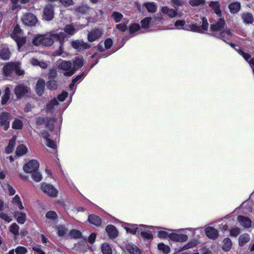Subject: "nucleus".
<instances>
[{
	"label": "nucleus",
	"mask_w": 254,
	"mask_h": 254,
	"mask_svg": "<svg viewBox=\"0 0 254 254\" xmlns=\"http://www.w3.org/2000/svg\"><path fill=\"white\" fill-rule=\"evenodd\" d=\"M66 35L63 32L59 34L50 33L45 35H38L33 40V43L34 45L38 46L43 45L45 46H50L54 43V39L58 41L60 43V49L64 44V39Z\"/></svg>",
	"instance_id": "1"
},
{
	"label": "nucleus",
	"mask_w": 254,
	"mask_h": 254,
	"mask_svg": "<svg viewBox=\"0 0 254 254\" xmlns=\"http://www.w3.org/2000/svg\"><path fill=\"white\" fill-rule=\"evenodd\" d=\"M3 71L6 76L11 75L13 71L19 75L24 74V71L20 68L19 63H7L3 67Z\"/></svg>",
	"instance_id": "2"
},
{
	"label": "nucleus",
	"mask_w": 254,
	"mask_h": 254,
	"mask_svg": "<svg viewBox=\"0 0 254 254\" xmlns=\"http://www.w3.org/2000/svg\"><path fill=\"white\" fill-rule=\"evenodd\" d=\"M208 28V23L207 22V20L205 17H203L202 18V25L201 26H198L196 24H191L186 26L184 28V29L194 32L205 33L207 31Z\"/></svg>",
	"instance_id": "3"
},
{
	"label": "nucleus",
	"mask_w": 254,
	"mask_h": 254,
	"mask_svg": "<svg viewBox=\"0 0 254 254\" xmlns=\"http://www.w3.org/2000/svg\"><path fill=\"white\" fill-rule=\"evenodd\" d=\"M57 66L59 69L65 71L64 73V76H70L75 73V70L72 69L70 61L59 60L57 61Z\"/></svg>",
	"instance_id": "4"
},
{
	"label": "nucleus",
	"mask_w": 254,
	"mask_h": 254,
	"mask_svg": "<svg viewBox=\"0 0 254 254\" xmlns=\"http://www.w3.org/2000/svg\"><path fill=\"white\" fill-rule=\"evenodd\" d=\"M11 37L17 43L18 48H20L26 42V39L22 36V31L18 26H15L13 27L11 33Z\"/></svg>",
	"instance_id": "5"
},
{
	"label": "nucleus",
	"mask_w": 254,
	"mask_h": 254,
	"mask_svg": "<svg viewBox=\"0 0 254 254\" xmlns=\"http://www.w3.org/2000/svg\"><path fill=\"white\" fill-rule=\"evenodd\" d=\"M225 22L223 19L220 18L216 23L211 24L210 26V31L213 35L219 37L221 33L224 31Z\"/></svg>",
	"instance_id": "6"
},
{
	"label": "nucleus",
	"mask_w": 254,
	"mask_h": 254,
	"mask_svg": "<svg viewBox=\"0 0 254 254\" xmlns=\"http://www.w3.org/2000/svg\"><path fill=\"white\" fill-rule=\"evenodd\" d=\"M41 189L44 192L51 197L57 196L58 193V190L51 184L43 183L41 184Z\"/></svg>",
	"instance_id": "7"
},
{
	"label": "nucleus",
	"mask_w": 254,
	"mask_h": 254,
	"mask_svg": "<svg viewBox=\"0 0 254 254\" xmlns=\"http://www.w3.org/2000/svg\"><path fill=\"white\" fill-rule=\"evenodd\" d=\"M39 164L36 160H31L23 166V170L27 173H32L37 171Z\"/></svg>",
	"instance_id": "8"
},
{
	"label": "nucleus",
	"mask_w": 254,
	"mask_h": 254,
	"mask_svg": "<svg viewBox=\"0 0 254 254\" xmlns=\"http://www.w3.org/2000/svg\"><path fill=\"white\" fill-rule=\"evenodd\" d=\"M12 117L7 113H2L0 115V125L3 127L5 130L9 127V122Z\"/></svg>",
	"instance_id": "9"
},
{
	"label": "nucleus",
	"mask_w": 254,
	"mask_h": 254,
	"mask_svg": "<svg viewBox=\"0 0 254 254\" xmlns=\"http://www.w3.org/2000/svg\"><path fill=\"white\" fill-rule=\"evenodd\" d=\"M22 20L25 25L29 26H34L37 22L36 16L30 13L24 14L22 18Z\"/></svg>",
	"instance_id": "10"
},
{
	"label": "nucleus",
	"mask_w": 254,
	"mask_h": 254,
	"mask_svg": "<svg viewBox=\"0 0 254 254\" xmlns=\"http://www.w3.org/2000/svg\"><path fill=\"white\" fill-rule=\"evenodd\" d=\"M103 34V31L99 28H95L89 32L87 39L88 41L92 42L99 39Z\"/></svg>",
	"instance_id": "11"
},
{
	"label": "nucleus",
	"mask_w": 254,
	"mask_h": 254,
	"mask_svg": "<svg viewBox=\"0 0 254 254\" xmlns=\"http://www.w3.org/2000/svg\"><path fill=\"white\" fill-rule=\"evenodd\" d=\"M71 44L73 48L78 50L87 49L90 47V46L88 43L84 42L82 40L73 41L71 42Z\"/></svg>",
	"instance_id": "12"
},
{
	"label": "nucleus",
	"mask_w": 254,
	"mask_h": 254,
	"mask_svg": "<svg viewBox=\"0 0 254 254\" xmlns=\"http://www.w3.org/2000/svg\"><path fill=\"white\" fill-rule=\"evenodd\" d=\"M53 7L52 5L48 4L44 9L43 18L46 20H51L54 17Z\"/></svg>",
	"instance_id": "13"
},
{
	"label": "nucleus",
	"mask_w": 254,
	"mask_h": 254,
	"mask_svg": "<svg viewBox=\"0 0 254 254\" xmlns=\"http://www.w3.org/2000/svg\"><path fill=\"white\" fill-rule=\"evenodd\" d=\"M238 221L240 225L245 228H249L252 226V220L247 217L239 216Z\"/></svg>",
	"instance_id": "14"
},
{
	"label": "nucleus",
	"mask_w": 254,
	"mask_h": 254,
	"mask_svg": "<svg viewBox=\"0 0 254 254\" xmlns=\"http://www.w3.org/2000/svg\"><path fill=\"white\" fill-rule=\"evenodd\" d=\"M28 88L23 85H18L14 89V93L18 98L21 97L28 92Z\"/></svg>",
	"instance_id": "15"
},
{
	"label": "nucleus",
	"mask_w": 254,
	"mask_h": 254,
	"mask_svg": "<svg viewBox=\"0 0 254 254\" xmlns=\"http://www.w3.org/2000/svg\"><path fill=\"white\" fill-rule=\"evenodd\" d=\"M169 238L174 241L183 242L188 239V236L185 234H178L172 233L169 235Z\"/></svg>",
	"instance_id": "16"
},
{
	"label": "nucleus",
	"mask_w": 254,
	"mask_h": 254,
	"mask_svg": "<svg viewBox=\"0 0 254 254\" xmlns=\"http://www.w3.org/2000/svg\"><path fill=\"white\" fill-rule=\"evenodd\" d=\"M161 10L163 14L169 16L170 18L175 17L177 14L176 10L167 6L162 7Z\"/></svg>",
	"instance_id": "17"
},
{
	"label": "nucleus",
	"mask_w": 254,
	"mask_h": 254,
	"mask_svg": "<svg viewBox=\"0 0 254 254\" xmlns=\"http://www.w3.org/2000/svg\"><path fill=\"white\" fill-rule=\"evenodd\" d=\"M106 231L111 239H115L118 236V231L113 225H108L106 228Z\"/></svg>",
	"instance_id": "18"
},
{
	"label": "nucleus",
	"mask_w": 254,
	"mask_h": 254,
	"mask_svg": "<svg viewBox=\"0 0 254 254\" xmlns=\"http://www.w3.org/2000/svg\"><path fill=\"white\" fill-rule=\"evenodd\" d=\"M13 216L18 223L23 224L25 223L26 218L25 213L16 211L13 212Z\"/></svg>",
	"instance_id": "19"
},
{
	"label": "nucleus",
	"mask_w": 254,
	"mask_h": 254,
	"mask_svg": "<svg viewBox=\"0 0 254 254\" xmlns=\"http://www.w3.org/2000/svg\"><path fill=\"white\" fill-rule=\"evenodd\" d=\"M205 233L210 239H215L217 237L218 233L216 229L211 227H208L205 230Z\"/></svg>",
	"instance_id": "20"
},
{
	"label": "nucleus",
	"mask_w": 254,
	"mask_h": 254,
	"mask_svg": "<svg viewBox=\"0 0 254 254\" xmlns=\"http://www.w3.org/2000/svg\"><path fill=\"white\" fill-rule=\"evenodd\" d=\"M45 86V81L42 79H40L38 80L36 84V90L37 93L41 96L44 92V90Z\"/></svg>",
	"instance_id": "21"
},
{
	"label": "nucleus",
	"mask_w": 254,
	"mask_h": 254,
	"mask_svg": "<svg viewBox=\"0 0 254 254\" xmlns=\"http://www.w3.org/2000/svg\"><path fill=\"white\" fill-rule=\"evenodd\" d=\"M11 203L14 207L18 208L19 210L24 209V206L19 196L17 194L14 196L11 200Z\"/></svg>",
	"instance_id": "22"
},
{
	"label": "nucleus",
	"mask_w": 254,
	"mask_h": 254,
	"mask_svg": "<svg viewBox=\"0 0 254 254\" xmlns=\"http://www.w3.org/2000/svg\"><path fill=\"white\" fill-rule=\"evenodd\" d=\"M244 23L246 24H251L253 22L254 18L252 14L249 12H245L241 15Z\"/></svg>",
	"instance_id": "23"
},
{
	"label": "nucleus",
	"mask_w": 254,
	"mask_h": 254,
	"mask_svg": "<svg viewBox=\"0 0 254 254\" xmlns=\"http://www.w3.org/2000/svg\"><path fill=\"white\" fill-rule=\"evenodd\" d=\"M209 6L211 7L215 13L219 16L221 15V11L220 8V4L218 1H211L209 3Z\"/></svg>",
	"instance_id": "24"
},
{
	"label": "nucleus",
	"mask_w": 254,
	"mask_h": 254,
	"mask_svg": "<svg viewBox=\"0 0 254 254\" xmlns=\"http://www.w3.org/2000/svg\"><path fill=\"white\" fill-rule=\"evenodd\" d=\"M41 136L46 140L47 145L51 148H54L56 146L55 143L53 141L48 138L49 133L47 131H43L41 132Z\"/></svg>",
	"instance_id": "25"
},
{
	"label": "nucleus",
	"mask_w": 254,
	"mask_h": 254,
	"mask_svg": "<svg viewBox=\"0 0 254 254\" xmlns=\"http://www.w3.org/2000/svg\"><path fill=\"white\" fill-rule=\"evenodd\" d=\"M143 5L149 12L154 13L157 10V4L154 2H145Z\"/></svg>",
	"instance_id": "26"
},
{
	"label": "nucleus",
	"mask_w": 254,
	"mask_h": 254,
	"mask_svg": "<svg viewBox=\"0 0 254 254\" xmlns=\"http://www.w3.org/2000/svg\"><path fill=\"white\" fill-rule=\"evenodd\" d=\"M88 220L91 224H94L96 226L100 225L102 222L100 218L95 215H90L88 216Z\"/></svg>",
	"instance_id": "27"
},
{
	"label": "nucleus",
	"mask_w": 254,
	"mask_h": 254,
	"mask_svg": "<svg viewBox=\"0 0 254 254\" xmlns=\"http://www.w3.org/2000/svg\"><path fill=\"white\" fill-rule=\"evenodd\" d=\"M228 7L232 13H236L240 10L241 8V3L239 2L236 1L230 3Z\"/></svg>",
	"instance_id": "28"
},
{
	"label": "nucleus",
	"mask_w": 254,
	"mask_h": 254,
	"mask_svg": "<svg viewBox=\"0 0 254 254\" xmlns=\"http://www.w3.org/2000/svg\"><path fill=\"white\" fill-rule=\"evenodd\" d=\"M16 139V137L15 136H14L10 140L8 146L5 148V151L7 154L10 153L13 150L15 144Z\"/></svg>",
	"instance_id": "29"
},
{
	"label": "nucleus",
	"mask_w": 254,
	"mask_h": 254,
	"mask_svg": "<svg viewBox=\"0 0 254 254\" xmlns=\"http://www.w3.org/2000/svg\"><path fill=\"white\" fill-rule=\"evenodd\" d=\"M83 63L84 61L82 58L79 57L75 58L73 61V67L72 69L75 70V71L83 65Z\"/></svg>",
	"instance_id": "30"
},
{
	"label": "nucleus",
	"mask_w": 254,
	"mask_h": 254,
	"mask_svg": "<svg viewBox=\"0 0 254 254\" xmlns=\"http://www.w3.org/2000/svg\"><path fill=\"white\" fill-rule=\"evenodd\" d=\"M28 151L27 148L23 144H20L18 145L15 151V153L18 156H22L25 155Z\"/></svg>",
	"instance_id": "31"
},
{
	"label": "nucleus",
	"mask_w": 254,
	"mask_h": 254,
	"mask_svg": "<svg viewBox=\"0 0 254 254\" xmlns=\"http://www.w3.org/2000/svg\"><path fill=\"white\" fill-rule=\"evenodd\" d=\"M250 240V235L248 234H243L241 235L239 238V245L242 246L248 243Z\"/></svg>",
	"instance_id": "32"
},
{
	"label": "nucleus",
	"mask_w": 254,
	"mask_h": 254,
	"mask_svg": "<svg viewBox=\"0 0 254 254\" xmlns=\"http://www.w3.org/2000/svg\"><path fill=\"white\" fill-rule=\"evenodd\" d=\"M10 56V53L7 48H3L0 51V58L3 60H8Z\"/></svg>",
	"instance_id": "33"
},
{
	"label": "nucleus",
	"mask_w": 254,
	"mask_h": 254,
	"mask_svg": "<svg viewBox=\"0 0 254 254\" xmlns=\"http://www.w3.org/2000/svg\"><path fill=\"white\" fill-rule=\"evenodd\" d=\"M127 249L131 254H140V250L135 245L128 244L127 246Z\"/></svg>",
	"instance_id": "34"
},
{
	"label": "nucleus",
	"mask_w": 254,
	"mask_h": 254,
	"mask_svg": "<svg viewBox=\"0 0 254 254\" xmlns=\"http://www.w3.org/2000/svg\"><path fill=\"white\" fill-rule=\"evenodd\" d=\"M101 250L103 254H112V249L108 243H104L102 245Z\"/></svg>",
	"instance_id": "35"
},
{
	"label": "nucleus",
	"mask_w": 254,
	"mask_h": 254,
	"mask_svg": "<svg viewBox=\"0 0 254 254\" xmlns=\"http://www.w3.org/2000/svg\"><path fill=\"white\" fill-rule=\"evenodd\" d=\"M57 234L59 236H64L67 232V229L63 225L58 226L57 227Z\"/></svg>",
	"instance_id": "36"
},
{
	"label": "nucleus",
	"mask_w": 254,
	"mask_h": 254,
	"mask_svg": "<svg viewBox=\"0 0 254 254\" xmlns=\"http://www.w3.org/2000/svg\"><path fill=\"white\" fill-rule=\"evenodd\" d=\"M223 249L225 251H228L231 249L232 244L229 238H225L223 241Z\"/></svg>",
	"instance_id": "37"
},
{
	"label": "nucleus",
	"mask_w": 254,
	"mask_h": 254,
	"mask_svg": "<svg viewBox=\"0 0 254 254\" xmlns=\"http://www.w3.org/2000/svg\"><path fill=\"white\" fill-rule=\"evenodd\" d=\"M123 21L124 23H121L116 25V28L122 32H124L127 30V25L128 23V21L125 18L123 19Z\"/></svg>",
	"instance_id": "38"
},
{
	"label": "nucleus",
	"mask_w": 254,
	"mask_h": 254,
	"mask_svg": "<svg viewBox=\"0 0 254 254\" xmlns=\"http://www.w3.org/2000/svg\"><path fill=\"white\" fill-rule=\"evenodd\" d=\"M46 217L51 221H54L58 219V216L55 211L51 210L47 212Z\"/></svg>",
	"instance_id": "39"
},
{
	"label": "nucleus",
	"mask_w": 254,
	"mask_h": 254,
	"mask_svg": "<svg viewBox=\"0 0 254 254\" xmlns=\"http://www.w3.org/2000/svg\"><path fill=\"white\" fill-rule=\"evenodd\" d=\"M13 4L12 9H15L19 7L21 4L26 3L29 1V0H11Z\"/></svg>",
	"instance_id": "40"
},
{
	"label": "nucleus",
	"mask_w": 254,
	"mask_h": 254,
	"mask_svg": "<svg viewBox=\"0 0 254 254\" xmlns=\"http://www.w3.org/2000/svg\"><path fill=\"white\" fill-rule=\"evenodd\" d=\"M205 0H190L189 3L192 6H202L204 5Z\"/></svg>",
	"instance_id": "41"
},
{
	"label": "nucleus",
	"mask_w": 254,
	"mask_h": 254,
	"mask_svg": "<svg viewBox=\"0 0 254 254\" xmlns=\"http://www.w3.org/2000/svg\"><path fill=\"white\" fill-rule=\"evenodd\" d=\"M111 16L116 22H120L123 18V14L117 11L113 12Z\"/></svg>",
	"instance_id": "42"
},
{
	"label": "nucleus",
	"mask_w": 254,
	"mask_h": 254,
	"mask_svg": "<svg viewBox=\"0 0 254 254\" xmlns=\"http://www.w3.org/2000/svg\"><path fill=\"white\" fill-rule=\"evenodd\" d=\"M19 226L15 223H12L9 227V231L14 235H17L19 233Z\"/></svg>",
	"instance_id": "43"
},
{
	"label": "nucleus",
	"mask_w": 254,
	"mask_h": 254,
	"mask_svg": "<svg viewBox=\"0 0 254 254\" xmlns=\"http://www.w3.org/2000/svg\"><path fill=\"white\" fill-rule=\"evenodd\" d=\"M0 218L7 223H9L12 220L11 216H9L8 213L4 212H0Z\"/></svg>",
	"instance_id": "44"
},
{
	"label": "nucleus",
	"mask_w": 254,
	"mask_h": 254,
	"mask_svg": "<svg viewBox=\"0 0 254 254\" xmlns=\"http://www.w3.org/2000/svg\"><path fill=\"white\" fill-rule=\"evenodd\" d=\"M12 127L14 129H21L23 127V123L20 120L15 119L12 123Z\"/></svg>",
	"instance_id": "45"
},
{
	"label": "nucleus",
	"mask_w": 254,
	"mask_h": 254,
	"mask_svg": "<svg viewBox=\"0 0 254 254\" xmlns=\"http://www.w3.org/2000/svg\"><path fill=\"white\" fill-rule=\"evenodd\" d=\"M32 178L36 182H39L42 179L41 174L36 171L32 173Z\"/></svg>",
	"instance_id": "46"
},
{
	"label": "nucleus",
	"mask_w": 254,
	"mask_h": 254,
	"mask_svg": "<svg viewBox=\"0 0 254 254\" xmlns=\"http://www.w3.org/2000/svg\"><path fill=\"white\" fill-rule=\"evenodd\" d=\"M64 31L68 34L72 35L75 33L77 30L72 25H68L64 27Z\"/></svg>",
	"instance_id": "47"
},
{
	"label": "nucleus",
	"mask_w": 254,
	"mask_h": 254,
	"mask_svg": "<svg viewBox=\"0 0 254 254\" xmlns=\"http://www.w3.org/2000/svg\"><path fill=\"white\" fill-rule=\"evenodd\" d=\"M231 36V33L229 29L226 28L224 27V31L221 34V35H219V38H229Z\"/></svg>",
	"instance_id": "48"
},
{
	"label": "nucleus",
	"mask_w": 254,
	"mask_h": 254,
	"mask_svg": "<svg viewBox=\"0 0 254 254\" xmlns=\"http://www.w3.org/2000/svg\"><path fill=\"white\" fill-rule=\"evenodd\" d=\"M151 20L149 17H145L141 21V25L142 28H146L148 27L149 24Z\"/></svg>",
	"instance_id": "49"
},
{
	"label": "nucleus",
	"mask_w": 254,
	"mask_h": 254,
	"mask_svg": "<svg viewBox=\"0 0 254 254\" xmlns=\"http://www.w3.org/2000/svg\"><path fill=\"white\" fill-rule=\"evenodd\" d=\"M47 86L49 89H55L58 87V83L55 80H50L47 82Z\"/></svg>",
	"instance_id": "50"
},
{
	"label": "nucleus",
	"mask_w": 254,
	"mask_h": 254,
	"mask_svg": "<svg viewBox=\"0 0 254 254\" xmlns=\"http://www.w3.org/2000/svg\"><path fill=\"white\" fill-rule=\"evenodd\" d=\"M69 236L71 238H78L81 236V233L78 230H72L70 232Z\"/></svg>",
	"instance_id": "51"
},
{
	"label": "nucleus",
	"mask_w": 254,
	"mask_h": 254,
	"mask_svg": "<svg viewBox=\"0 0 254 254\" xmlns=\"http://www.w3.org/2000/svg\"><path fill=\"white\" fill-rule=\"evenodd\" d=\"M158 249L162 251L164 253L168 254L170 252V248L163 244H159L158 245Z\"/></svg>",
	"instance_id": "52"
},
{
	"label": "nucleus",
	"mask_w": 254,
	"mask_h": 254,
	"mask_svg": "<svg viewBox=\"0 0 254 254\" xmlns=\"http://www.w3.org/2000/svg\"><path fill=\"white\" fill-rule=\"evenodd\" d=\"M240 232V229L238 227H234L230 230V236L233 237H237Z\"/></svg>",
	"instance_id": "53"
},
{
	"label": "nucleus",
	"mask_w": 254,
	"mask_h": 254,
	"mask_svg": "<svg viewBox=\"0 0 254 254\" xmlns=\"http://www.w3.org/2000/svg\"><path fill=\"white\" fill-rule=\"evenodd\" d=\"M140 234L142 237L147 239H151L153 238V235L149 231H141Z\"/></svg>",
	"instance_id": "54"
},
{
	"label": "nucleus",
	"mask_w": 254,
	"mask_h": 254,
	"mask_svg": "<svg viewBox=\"0 0 254 254\" xmlns=\"http://www.w3.org/2000/svg\"><path fill=\"white\" fill-rule=\"evenodd\" d=\"M126 231L127 233H130L135 234L137 231L139 232V228L137 227L136 225L132 226V228L126 227Z\"/></svg>",
	"instance_id": "55"
},
{
	"label": "nucleus",
	"mask_w": 254,
	"mask_h": 254,
	"mask_svg": "<svg viewBox=\"0 0 254 254\" xmlns=\"http://www.w3.org/2000/svg\"><path fill=\"white\" fill-rule=\"evenodd\" d=\"M27 252V249L24 247L19 246L15 249L16 254H25Z\"/></svg>",
	"instance_id": "56"
},
{
	"label": "nucleus",
	"mask_w": 254,
	"mask_h": 254,
	"mask_svg": "<svg viewBox=\"0 0 254 254\" xmlns=\"http://www.w3.org/2000/svg\"><path fill=\"white\" fill-rule=\"evenodd\" d=\"M58 105V102L56 99H54L50 103L47 105V107L48 109L52 110L55 106H57Z\"/></svg>",
	"instance_id": "57"
},
{
	"label": "nucleus",
	"mask_w": 254,
	"mask_h": 254,
	"mask_svg": "<svg viewBox=\"0 0 254 254\" xmlns=\"http://www.w3.org/2000/svg\"><path fill=\"white\" fill-rule=\"evenodd\" d=\"M104 45L105 46V48L106 49H110L113 45V42H112V39L110 38L107 39L105 41Z\"/></svg>",
	"instance_id": "58"
},
{
	"label": "nucleus",
	"mask_w": 254,
	"mask_h": 254,
	"mask_svg": "<svg viewBox=\"0 0 254 254\" xmlns=\"http://www.w3.org/2000/svg\"><path fill=\"white\" fill-rule=\"evenodd\" d=\"M61 2L64 6H68L70 5H72L73 4V1L72 0H59Z\"/></svg>",
	"instance_id": "59"
},
{
	"label": "nucleus",
	"mask_w": 254,
	"mask_h": 254,
	"mask_svg": "<svg viewBox=\"0 0 254 254\" xmlns=\"http://www.w3.org/2000/svg\"><path fill=\"white\" fill-rule=\"evenodd\" d=\"M185 20H179L176 21L175 25L178 29H181L185 25Z\"/></svg>",
	"instance_id": "60"
},
{
	"label": "nucleus",
	"mask_w": 254,
	"mask_h": 254,
	"mask_svg": "<svg viewBox=\"0 0 254 254\" xmlns=\"http://www.w3.org/2000/svg\"><path fill=\"white\" fill-rule=\"evenodd\" d=\"M139 29V25L138 24H133L129 27V30L131 33H133Z\"/></svg>",
	"instance_id": "61"
},
{
	"label": "nucleus",
	"mask_w": 254,
	"mask_h": 254,
	"mask_svg": "<svg viewBox=\"0 0 254 254\" xmlns=\"http://www.w3.org/2000/svg\"><path fill=\"white\" fill-rule=\"evenodd\" d=\"M68 93L66 92H63L61 94H60L58 96V99L60 101H64V99L67 97Z\"/></svg>",
	"instance_id": "62"
},
{
	"label": "nucleus",
	"mask_w": 254,
	"mask_h": 254,
	"mask_svg": "<svg viewBox=\"0 0 254 254\" xmlns=\"http://www.w3.org/2000/svg\"><path fill=\"white\" fill-rule=\"evenodd\" d=\"M236 50L237 51V50L236 49ZM238 52L239 54H240L241 55H242L244 57V58L247 61H248V59H250L251 57L250 55L249 54L245 53L243 51H242V50H241L240 49L239 50H238Z\"/></svg>",
	"instance_id": "63"
},
{
	"label": "nucleus",
	"mask_w": 254,
	"mask_h": 254,
	"mask_svg": "<svg viewBox=\"0 0 254 254\" xmlns=\"http://www.w3.org/2000/svg\"><path fill=\"white\" fill-rule=\"evenodd\" d=\"M33 250L39 254H45L44 251L41 249L40 246L33 247Z\"/></svg>",
	"instance_id": "64"
}]
</instances>
